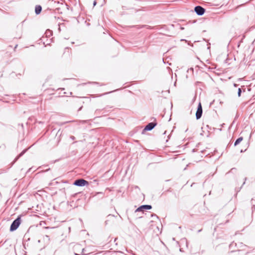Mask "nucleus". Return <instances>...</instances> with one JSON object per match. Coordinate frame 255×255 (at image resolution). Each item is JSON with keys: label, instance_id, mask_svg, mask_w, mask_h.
<instances>
[{"label": "nucleus", "instance_id": "1", "mask_svg": "<svg viewBox=\"0 0 255 255\" xmlns=\"http://www.w3.org/2000/svg\"><path fill=\"white\" fill-rule=\"evenodd\" d=\"M20 217H18L16 220H15L11 225L10 230L11 231H13L17 229L20 224Z\"/></svg>", "mask_w": 255, "mask_h": 255}, {"label": "nucleus", "instance_id": "2", "mask_svg": "<svg viewBox=\"0 0 255 255\" xmlns=\"http://www.w3.org/2000/svg\"><path fill=\"white\" fill-rule=\"evenodd\" d=\"M74 184L78 186H84L88 184V182L84 179H79L76 180Z\"/></svg>", "mask_w": 255, "mask_h": 255}, {"label": "nucleus", "instance_id": "3", "mask_svg": "<svg viewBox=\"0 0 255 255\" xmlns=\"http://www.w3.org/2000/svg\"><path fill=\"white\" fill-rule=\"evenodd\" d=\"M195 11L197 14L202 15L205 12V9L200 6H197L195 7Z\"/></svg>", "mask_w": 255, "mask_h": 255}, {"label": "nucleus", "instance_id": "4", "mask_svg": "<svg viewBox=\"0 0 255 255\" xmlns=\"http://www.w3.org/2000/svg\"><path fill=\"white\" fill-rule=\"evenodd\" d=\"M202 114V106H201V103H199L197 111V112L196 114V119H199L201 117Z\"/></svg>", "mask_w": 255, "mask_h": 255}, {"label": "nucleus", "instance_id": "5", "mask_svg": "<svg viewBox=\"0 0 255 255\" xmlns=\"http://www.w3.org/2000/svg\"><path fill=\"white\" fill-rule=\"evenodd\" d=\"M151 209V206L150 205H142L139 208H138L135 212H140L144 210H149Z\"/></svg>", "mask_w": 255, "mask_h": 255}, {"label": "nucleus", "instance_id": "6", "mask_svg": "<svg viewBox=\"0 0 255 255\" xmlns=\"http://www.w3.org/2000/svg\"><path fill=\"white\" fill-rule=\"evenodd\" d=\"M156 124L153 123L148 124L144 128L145 130H150L155 126Z\"/></svg>", "mask_w": 255, "mask_h": 255}, {"label": "nucleus", "instance_id": "7", "mask_svg": "<svg viewBox=\"0 0 255 255\" xmlns=\"http://www.w3.org/2000/svg\"><path fill=\"white\" fill-rule=\"evenodd\" d=\"M41 11V7L40 5H37L35 7V11L36 14H39Z\"/></svg>", "mask_w": 255, "mask_h": 255}, {"label": "nucleus", "instance_id": "8", "mask_svg": "<svg viewBox=\"0 0 255 255\" xmlns=\"http://www.w3.org/2000/svg\"><path fill=\"white\" fill-rule=\"evenodd\" d=\"M242 140H243L242 137H240V138H238L235 142V145H237V144H238L240 142H241L242 141Z\"/></svg>", "mask_w": 255, "mask_h": 255}, {"label": "nucleus", "instance_id": "9", "mask_svg": "<svg viewBox=\"0 0 255 255\" xmlns=\"http://www.w3.org/2000/svg\"><path fill=\"white\" fill-rule=\"evenodd\" d=\"M241 89L240 88H239L238 89V96L240 97L241 96Z\"/></svg>", "mask_w": 255, "mask_h": 255}, {"label": "nucleus", "instance_id": "10", "mask_svg": "<svg viewBox=\"0 0 255 255\" xmlns=\"http://www.w3.org/2000/svg\"><path fill=\"white\" fill-rule=\"evenodd\" d=\"M93 4H94V6L96 5V1H94Z\"/></svg>", "mask_w": 255, "mask_h": 255}, {"label": "nucleus", "instance_id": "11", "mask_svg": "<svg viewBox=\"0 0 255 255\" xmlns=\"http://www.w3.org/2000/svg\"><path fill=\"white\" fill-rule=\"evenodd\" d=\"M79 247V246H75V248L76 249L77 248H78Z\"/></svg>", "mask_w": 255, "mask_h": 255}, {"label": "nucleus", "instance_id": "12", "mask_svg": "<svg viewBox=\"0 0 255 255\" xmlns=\"http://www.w3.org/2000/svg\"><path fill=\"white\" fill-rule=\"evenodd\" d=\"M75 255H80V254H77V253H75Z\"/></svg>", "mask_w": 255, "mask_h": 255}]
</instances>
